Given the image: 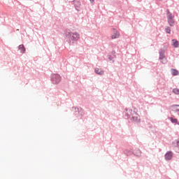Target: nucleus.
Segmentation results:
<instances>
[{"mask_svg":"<svg viewBox=\"0 0 179 179\" xmlns=\"http://www.w3.org/2000/svg\"><path fill=\"white\" fill-rule=\"evenodd\" d=\"M173 42V47H174V48H178L179 47V43H178V41H177L176 39H173L172 40Z\"/></svg>","mask_w":179,"mask_h":179,"instance_id":"4468645a","label":"nucleus"},{"mask_svg":"<svg viewBox=\"0 0 179 179\" xmlns=\"http://www.w3.org/2000/svg\"><path fill=\"white\" fill-rule=\"evenodd\" d=\"M165 31L167 34H170L171 33V29H170V27H166L165 28Z\"/></svg>","mask_w":179,"mask_h":179,"instance_id":"aec40b11","label":"nucleus"},{"mask_svg":"<svg viewBox=\"0 0 179 179\" xmlns=\"http://www.w3.org/2000/svg\"><path fill=\"white\" fill-rule=\"evenodd\" d=\"M94 72H95V73H96V75H101V76L104 73V71H103V69H99V68H95Z\"/></svg>","mask_w":179,"mask_h":179,"instance_id":"9b49d317","label":"nucleus"},{"mask_svg":"<svg viewBox=\"0 0 179 179\" xmlns=\"http://www.w3.org/2000/svg\"><path fill=\"white\" fill-rule=\"evenodd\" d=\"M168 23H169V26H171V27H173V26H174V23H175L174 18H171V19L168 20Z\"/></svg>","mask_w":179,"mask_h":179,"instance_id":"dca6fc26","label":"nucleus"},{"mask_svg":"<svg viewBox=\"0 0 179 179\" xmlns=\"http://www.w3.org/2000/svg\"><path fill=\"white\" fill-rule=\"evenodd\" d=\"M75 110H76V113L75 115H76V117H82V115H83V109L80 107L79 108H74Z\"/></svg>","mask_w":179,"mask_h":179,"instance_id":"39448f33","label":"nucleus"},{"mask_svg":"<svg viewBox=\"0 0 179 179\" xmlns=\"http://www.w3.org/2000/svg\"><path fill=\"white\" fill-rule=\"evenodd\" d=\"M113 34L110 36L112 40H114L115 38H120V32L117 31V29L115 28L113 29Z\"/></svg>","mask_w":179,"mask_h":179,"instance_id":"423d86ee","label":"nucleus"},{"mask_svg":"<svg viewBox=\"0 0 179 179\" xmlns=\"http://www.w3.org/2000/svg\"><path fill=\"white\" fill-rule=\"evenodd\" d=\"M173 93H174L175 94H179V89L178 88H174L173 90Z\"/></svg>","mask_w":179,"mask_h":179,"instance_id":"412c9836","label":"nucleus"},{"mask_svg":"<svg viewBox=\"0 0 179 179\" xmlns=\"http://www.w3.org/2000/svg\"><path fill=\"white\" fill-rule=\"evenodd\" d=\"M124 153L126 156H132V155H134V151H132L131 149H126L124 150Z\"/></svg>","mask_w":179,"mask_h":179,"instance_id":"1a4fd4ad","label":"nucleus"},{"mask_svg":"<svg viewBox=\"0 0 179 179\" xmlns=\"http://www.w3.org/2000/svg\"><path fill=\"white\" fill-rule=\"evenodd\" d=\"M115 58V55H108L109 61H112L113 62H114Z\"/></svg>","mask_w":179,"mask_h":179,"instance_id":"6ab92c4d","label":"nucleus"},{"mask_svg":"<svg viewBox=\"0 0 179 179\" xmlns=\"http://www.w3.org/2000/svg\"><path fill=\"white\" fill-rule=\"evenodd\" d=\"M173 156H174V154L173 153V152L168 151L164 155L165 160H166V162L171 160L173 159Z\"/></svg>","mask_w":179,"mask_h":179,"instance_id":"20e7f679","label":"nucleus"},{"mask_svg":"<svg viewBox=\"0 0 179 179\" xmlns=\"http://www.w3.org/2000/svg\"><path fill=\"white\" fill-rule=\"evenodd\" d=\"M176 148H179V138H178L177 140H176Z\"/></svg>","mask_w":179,"mask_h":179,"instance_id":"4be33fe9","label":"nucleus"},{"mask_svg":"<svg viewBox=\"0 0 179 179\" xmlns=\"http://www.w3.org/2000/svg\"><path fill=\"white\" fill-rule=\"evenodd\" d=\"M161 62H162V64H163V62L161 61Z\"/></svg>","mask_w":179,"mask_h":179,"instance_id":"b1692460","label":"nucleus"},{"mask_svg":"<svg viewBox=\"0 0 179 179\" xmlns=\"http://www.w3.org/2000/svg\"><path fill=\"white\" fill-rule=\"evenodd\" d=\"M165 52H166V51H164V50H163V49H160L159 50V59H160V61H162V59H164V58H165V55H164V54H165Z\"/></svg>","mask_w":179,"mask_h":179,"instance_id":"6e6552de","label":"nucleus"},{"mask_svg":"<svg viewBox=\"0 0 179 179\" xmlns=\"http://www.w3.org/2000/svg\"><path fill=\"white\" fill-rule=\"evenodd\" d=\"M132 115H136V112L133 111L131 108H124V110L123 111V117L125 120H129Z\"/></svg>","mask_w":179,"mask_h":179,"instance_id":"f03ea898","label":"nucleus"},{"mask_svg":"<svg viewBox=\"0 0 179 179\" xmlns=\"http://www.w3.org/2000/svg\"><path fill=\"white\" fill-rule=\"evenodd\" d=\"M18 50H20L22 54H24L26 52V48H24V45L22 44L18 46Z\"/></svg>","mask_w":179,"mask_h":179,"instance_id":"f8f14e48","label":"nucleus"},{"mask_svg":"<svg viewBox=\"0 0 179 179\" xmlns=\"http://www.w3.org/2000/svg\"><path fill=\"white\" fill-rule=\"evenodd\" d=\"M73 2L74 6H75V8L76 9V10H79V9H80V5H81L80 1L74 0Z\"/></svg>","mask_w":179,"mask_h":179,"instance_id":"0eeeda50","label":"nucleus"},{"mask_svg":"<svg viewBox=\"0 0 179 179\" xmlns=\"http://www.w3.org/2000/svg\"><path fill=\"white\" fill-rule=\"evenodd\" d=\"M170 120L172 124H178V125H179L178 120H177V118L170 117Z\"/></svg>","mask_w":179,"mask_h":179,"instance_id":"f3484780","label":"nucleus"},{"mask_svg":"<svg viewBox=\"0 0 179 179\" xmlns=\"http://www.w3.org/2000/svg\"><path fill=\"white\" fill-rule=\"evenodd\" d=\"M91 3H93V2H94L95 0H90Z\"/></svg>","mask_w":179,"mask_h":179,"instance_id":"5701e85b","label":"nucleus"},{"mask_svg":"<svg viewBox=\"0 0 179 179\" xmlns=\"http://www.w3.org/2000/svg\"><path fill=\"white\" fill-rule=\"evenodd\" d=\"M133 155H134V156H136V157H141V155H142V151H141V150L137 149L136 150V151L133 153Z\"/></svg>","mask_w":179,"mask_h":179,"instance_id":"ddd939ff","label":"nucleus"},{"mask_svg":"<svg viewBox=\"0 0 179 179\" xmlns=\"http://www.w3.org/2000/svg\"><path fill=\"white\" fill-rule=\"evenodd\" d=\"M131 118L133 121H134V122H140L141 121V118H139V116H138V114H136V115L131 116Z\"/></svg>","mask_w":179,"mask_h":179,"instance_id":"9d476101","label":"nucleus"},{"mask_svg":"<svg viewBox=\"0 0 179 179\" xmlns=\"http://www.w3.org/2000/svg\"><path fill=\"white\" fill-rule=\"evenodd\" d=\"M61 76L58 73H52L51 75L50 80L53 85H58L61 82Z\"/></svg>","mask_w":179,"mask_h":179,"instance_id":"7ed1b4c3","label":"nucleus"},{"mask_svg":"<svg viewBox=\"0 0 179 179\" xmlns=\"http://www.w3.org/2000/svg\"><path fill=\"white\" fill-rule=\"evenodd\" d=\"M161 62H162V64H163V62L161 61Z\"/></svg>","mask_w":179,"mask_h":179,"instance_id":"393cba45","label":"nucleus"},{"mask_svg":"<svg viewBox=\"0 0 179 179\" xmlns=\"http://www.w3.org/2000/svg\"><path fill=\"white\" fill-rule=\"evenodd\" d=\"M171 72L173 76H177V75H178V71H177L175 69H171Z\"/></svg>","mask_w":179,"mask_h":179,"instance_id":"a211bd4d","label":"nucleus"},{"mask_svg":"<svg viewBox=\"0 0 179 179\" xmlns=\"http://www.w3.org/2000/svg\"><path fill=\"white\" fill-rule=\"evenodd\" d=\"M166 16L167 20L170 19H174V15H173V14L169 10H167Z\"/></svg>","mask_w":179,"mask_h":179,"instance_id":"2eb2a0df","label":"nucleus"},{"mask_svg":"<svg viewBox=\"0 0 179 179\" xmlns=\"http://www.w3.org/2000/svg\"><path fill=\"white\" fill-rule=\"evenodd\" d=\"M66 37L69 38V41L72 42V43H76L79 38H80V35L78 32H70L67 31L66 32Z\"/></svg>","mask_w":179,"mask_h":179,"instance_id":"f257e3e1","label":"nucleus"}]
</instances>
